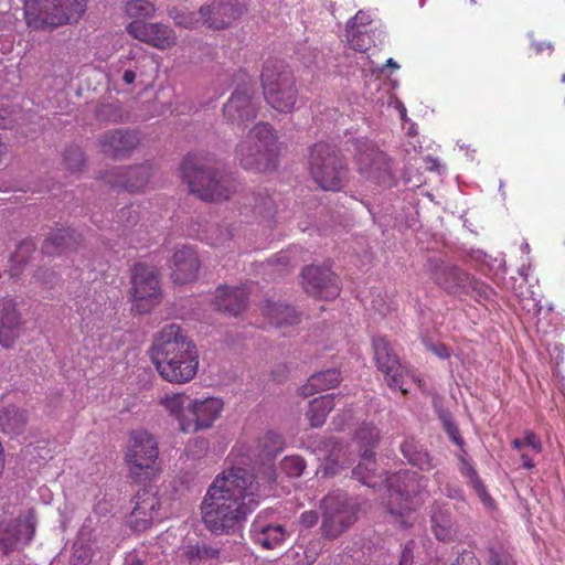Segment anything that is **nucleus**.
I'll list each match as a JSON object with an SVG mask.
<instances>
[{
  "label": "nucleus",
  "mask_w": 565,
  "mask_h": 565,
  "mask_svg": "<svg viewBox=\"0 0 565 565\" xmlns=\"http://www.w3.org/2000/svg\"><path fill=\"white\" fill-rule=\"evenodd\" d=\"M86 11V0H25L24 18L35 30L76 23Z\"/></svg>",
  "instance_id": "nucleus-6"
},
{
  "label": "nucleus",
  "mask_w": 565,
  "mask_h": 565,
  "mask_svg": "<svg viewBox=\"0 0 565 565\" xmlns=\"http://www.w3.org/2000/svg\"><path fill=\"white\" fill-rule=\"evenodd\" d=\"M20 327L0 323V345L4 349L12 348L20 337Z\"/></svg>",
  "instance_id": "nucleus-45"
},
{
  "label": "nucleus",
  "mask_w": 565,
  "mask_h": 565,
  "mask_svg": "<svg viewBox=\"0 0 565 565\" xmlns=\"http://www.w3.org/2000/svg\"><path fill=\"white\" fill-rule=\"evenodd\" d=\"M320 508L322 510L321 533L324 539L339 537L356 521V510L342 492L327 494Z\"/></svg>",
  "instance_id": "nucleus-9"
},
{
  "label": "nucleus",
  "mask_w": 565,
  "mask_h": 565,
  "mask_svg": "<svg viewBox=\"0 0 565 565\" xmlns=\"http://www.w3.org/2000/svg\"><path fill=\"white\" fill-rule=\"evenodd\" d=\"M97 141L104 154L113 159H124L139 146L140 136L137 130L111 129L99 135Z\"/></svg>",
  "instance_id": "nucleus-22"
},
{
  "label": "nucleus",
  "mask_w": 565,
  "mask_h": 565,
  "mask_svg": "<svg viewBox=\"0 0 565 565\" xmlns=\"http://www.w3.org/2000/svg\"><path fill=\"white\" fill-rule=\"evenodd\" d=\"M278 156V136L268 122L256 124L235 149V159L243 169L260 173L274 170Z\"/></svg>",
  "instance_id": "nucleus-4"
},
{
  "label": "nucleus",
  "mask_w": 565,
  "mask_h": 565,
  "mask_svg": "<svg viewBox=\"0 0 565 565\" xmlns=\"http://www.w3.org/2000/svg\"><path fill=\"white\" fill-rule=\"evenodd\" d=\"M301 277L303 289L311 297L331 300L340 295L339 278L329 267L308 266Z\"/></svg>",
  "instance_id": "nucleus-18"
},
{
  "label": "nucleus",
  "mask_w": 565,
  "mask_h": 565,
  "mask_svg": "<svg viewBox=\"0 0 565 565\" xmlns=\"http://www.w3.org/2000/svg\"><path fill=\"white\" fill-rule=\"evenodd\" d=\"M428 271L434 282L449 294L477 291L479 295L488 297V294L492 291L486 284L445 262L429 260Z\"/></svg>",
  "instance_id": "nucleus-11"
},
{
  "label": "nucleus",
  "mask_w": 565,
  "mask_h": 565,
  "mask_svg": "<svg viewBox=\"0 0 565 565\" xmlns=\"http://www.w3.org/2000/svg\"><path fill=\"white\" fill-rule=\"evenodd\" d=\"M354 148V163L360 174L366 178H376L387 171L386 154L373 141L356 140Z\"/></svg>",
  "instance_id": "nucleus-23"
},
{
  "label": "nucleus",
  "mask_w": 565,
  "mask_h": 565,
  "mask_svg": "<svg viewBox=\"0 0 565 565\" xmlns=\"http://www.w3.org/2000/svg\"><path fill=\"white\" fill-rule=\"evenodd\" d=\"M318 520H319V515H318V512L316 511H305L301 513L300 518H299V523L307 527V529H310L312 526H315L317 523H318Z\"/></svg>",
  "instance_id": "nucleus-60"
},
{
  "label": "nucleus",
  "mask_w": 565,
  "mask_h": 565,
  "mask_svg": "<svg viewBox=\"0 0 565 565\" xmlns=\"http://www.w3.org/2000/svg\"><path fill=\"white\" fill-rule=\"evenodd\" d=\"M255 88L252 79L237 87L223 107L226 120L233 125L243 126L256 118L258 113L255 99Z\"/></svg>",
  "instance_id": "nucleus-16"
},
{
  "label": "nucleus",
  "mask_w": 565,
  "mask_h": 565,
  "mask_svg": "<svg viewBox=\"0 0 565 565\" xmlns=\"http://www.w3.org/2000/svg\"><path fill=\"white\" fill-rule=\"evenodd\" d=\"M258 444L260 448L259 456L269 461L282 450L285 445L282 437L273 430L266 431Z\"/></svg>",
  "instance_id": "nucleus-38"
},
{
  "label": "nucleus",
  "mask_w": 565,
  "mask_h": 565,
  "mask_svg": "<svg viewBox=\"0 0 565 565\" xmlns=\"http://www.w3.org/2000/svg\"><path fill=\"white\" fill-rule=\"evenodd\" d=\"M118 216L120 222H122L126 226L134 225L139 220L138 211L134 207V205L122 207Z\"/></svg>",
  "instance_id": "nucleus-53"
},
{
  "label": "nucleus",
  "mask_w": 565,
  "mask_h": 565,
  "mask_svg": "<svg viewBox=\"0 0 565 565\" xmlns=\"http://www.w3.org/2000/svg\"><path fill=\"white\" fill-rule=\"evenodd\" d=\"M390 513L392 518L394 519V523L398 524L401 526H408L412 524V512L411 510L405 511H398L396 512L394 509H390Z\"/></svg>",
  "instance_id": "nucleus-57"
},
{
  "label": "nucleus",
  "mask_w": 565,
  "mask_h": 565,
  "mask_svg": "<svg viewBox=\"0 0 565 565\" xmlns=\"http://www.w3.org/2000/svg\"><path fill=\"white\" fill-rule=\"evenodd\" d=\"M119 62L122 65H128L129 68L137 71L138 76L147 74V68L151 65V58L147 51L141 46L131 47L127 54L121 55Z\"/></svg>",
  "instance_id": "nucleus-37"
},
{
  "label": "nucleus",
  "mask_w": 565,
  "mask_h": 565,
  "mask_svg": "<svg viewBox=\"0 0 565 565\" xmlns=\"http://www.w3.org/2000/svg\"><path fill=\"white\" fill-rule=\"evenodd\" d=\"M427 478L420 476L418 477V481L416 486H412L411 483H406L403 489H399L397 492L404 499L407 500L411 494H415L420 491L422 488H425L427 484Z\"/></svg>",
  "instance_id": "nucleus-54"
},
{
  "label": "nucleus",
  "mask_w": 565,
  "mask_h": 565,
  "mask_svg": "<svg viewBox=\"0 0 565 565\" xmlns=\"http://www.w3.org/2000/svg\"><path fill=\"white\" fill-rule=\"evenodd\" d=\"M471 488L475 490V492L477 493V495L481 500V502L484 504V507H487V508L493 507L494 501L491 498V495L489 494V492L487 491V488L482 481H480L479 483L475 484Z\"/></svg>",
  "instance_id": "nucleus-56"
},
{
  "label": "nucleus",
  "mask_w": 565,
  "mask_h": 565,
  "mask_svg": "<svg viewBox=\"0 0 565 565\" xmlns=\"http://www.w3.org/2000/svg\"><path fill=\"white\" fill-rule=\"evenodd\" d=\"M354 439L359 446L361 460L352 470V475L356 480L371 486L369 479L375 471L374 449L381 439L380 429L373 423L363 422L355 430Z\"/></svg>",
  "instance_id": "nucleus-12"
},
{
  "label": "nucleus",
  "mask_w": 565,
  "mask_h": 565,
  "mask_svg": "<svg viewBox=\"0 0 565 565\" xmlns=\"http://www.w3.org/2000/svg\"><path fill=\"white\" fill-rule=\"evenodd\" d=\"M93 559V552L89 547L75 548L72 556V563L74 565H89Z\"/></svg>",
  "instance_id": "nucleus-52"
},
{
  "label": "nucleus",
  "mask_w": 565,
  "mask_h": 565,
  "mask_svg": "<svg viewBox=\"0 0 565 565\" xmlns=\"http://www.w3.org/2000/svg\"><path fill=\"white\" fill-rule=\"evenodd\" d=\"M434 352L441 359H448L450 356L448 348L444 344L435 345Z\"/></svg>",
  "instance_id": "nucleus-64"
},
{
  "label": "nucleus",
  "mask_w": 565,
  "mask_h": 565,
  "mask_svg": "<svg viewBox=\"0 0 565 565\" xmlns=\"http://www.w3.org/2000/svg\"><path fill=\"white\" fill-rule=\"evenodd\" d=\"M152 174V166L150 163H142L139 166L111 169L106 172L104 180L114 189L136 193L146 189Z\"/></svg>",
  "instance_id": "nucleus-20"
},
{
  "label": "nucleus",
  "mask_w": 565,
  "mask_h": 565,
  "mask_svg": "<svg viewBox=\"0 0 565 565\" xmlns=\"http://www.w3.org/2000/svg\"><path fill=\"white\" fill-rule=\"evenodd\" d=\"M125 117L122 107L118 102L100 104L96 109V118L105 122H119Z\"/></svg>",
  "instance_id": "nucleus-41"
},
{
  "label": "nucleus",
  "mask_w": 565,
  "mask_h": 565,
  "mask_svg": "<svg viewBox=\"0 0 565 565\" xmlns=\"http://www.w3.org/2000/svg\"><path fill=\"white\" fill-rule=\"evenodd\" d=\"M248 292L244 286L228 287L220 286L216 289L214 303L217 310L237 316L247 305Z\"/></svg>",
  "instance_id": "nucleus-26"
},
{
  "label": "nucleus",
  "mask_w": 565,
  "mask_h": 565,
  "mask_svg": "<svg viewBox=\"0 0 565 565\" xmlns=\"http://www.w3.org/2000/svg\"><path fill=\"white\" fill-rule=\"evenodd\" d=\"M275 211V202L267 193L254 195L253 212L255 215L268 220L274 216Z\"/></svg>",
  "instance_id": "nucleus-42"
},
{
  "label": "nucleus",
  "mask_w": 565,
  "mask_h": 565,
  "mask_svg": "<svg viewBox=\"0 0 565 565\" xmlns=\"http://www.w3.org/2000/svg\"><path fill=\"white\" fill-rule=\"evenodd\" d=\"M280 467L282 471L289 477H300L306 469V461L300 456H286Z\"/></svg>",
  "instance_id": "nucleus-44"
},
{
  "label": "nucleus",
  "mask_w": 565,
  "mask_h": 565,
  "mask_svg": "<svg viewBox=\"0 0 565 565\" xmlns=\"http://www.w3.org/2000/svg\"><path fill=\"white\" fill-rule=\"evenodd\" d=\"M35 245L31 241L21 242L14 254H12L11 262L18 266L24 265L28 256L33 253Z\"/></svg>",
  "instance_id": "nucleus-47"
},
{
  "label": "nucleus",
  "mask_w": 565,
  "mask_h": 565,
  "mask_svg": "<svg viewBox=\"0 0 565 565\" xmlns=\"http://www.w3.org/2000/svg\"><path fill=\"white\" fill-rule=\"evenodd\" d=\"M444 429L452 443H455L460 448L465 446V440L460 435L458 425L450 417L444 418Z\"/></svg>",
  "instance_id": "nucleus-50"
},
{
  "label": "nucleus",
  "mask_w": 565,
  "mask_h": 565,
  "mask_svg": "<svg viewBox=\"0 0 565 565\" xmlns=\"http://www.w3.org/2000/svg\"><path fill=\"white\" fill-rule=\"evenodd\" d=\"M126 32L135 40L160 51L170 50L178 42L175 31L162 22L131 21L126 25Z\"/></svg>",
  "instance_id": "nucleus-14"
},
{
  "label": "nucleus",
  "mask_w": 565,
  "mask_h": 565,
  "mask_svg": "<svg viewBox=\"0 0 565 565\" xmlns=\"http://www.w3.org/2000/svg\"><path fill=\"white\" fill-rule=\"evenodd\" d=\"M200 259L194 248L183 245L177 248L170 259L171 279L178 284H188L196 279Z\"/></svg>",
  "instance_id": "nucleus-24"
},
{
  "label": "nucleus",
  "mask_w": 565,
  "mask_h": 565,
  "mask_svg": "<svg viewBox=\"0 0 565 565\" xmlns=\"http://www.w3.org/2000/svg\"><path fill=\"white\" fill-rule=\"evenodd\" d=\"M375 364L384 376L391 390H399L407 395L408 391L404 385V370L397 354L393 351L391 343L383 337H375L372 341Z\"/></svg>",
  "instance_id": "nucleus-17"
},
{
  "label": "nucleus",
  "mask_w": 565,
  "mask_h": 565,
  "mask_svg": "<svg viewBox=\"0 0 565 565\" xmlns=\"http://www.w3.org/2000/svg\"><path fill=\"white\" fill-rule=\"evenodd\" d=\"M36 518L33 511L14 520H0V548L4 554L29 544L34 536Z\"/></svg>",
  "instance_id": "nucleus-15"
},
{
  "label": "nucleus",
  "mask_w": 565,
  "mask_h": 565,
  "mask_svg": "<svg viewBox=\"0 0 565 565\" xmlns=\"http://www.w3.org/2000/svg\"><path fill=\"white\" fill-rule=\"evenodd\" d=\"M323 447L324 450L328 451L323 465L326 475L334 476L350 465L351 459L343 444L337 441L334 438H329L323 443Z\"/></svg>",
  "instance_id": "nucleus-30"
},
{
  "label": "nucleus",
  "mask_w": 565,
  "mask_h": 565,
  "mask_svg": "<svg viewBox=\"0 0 565 565\" xmlns=\"http://www.w3.org/2000/svg\"><path fill=\"white\" fill-rule=\"evenodd\" d=\"M322 552V543L319 540L310 541L303 550L301 565H312Z\"/></svg>",
  "instance_id": "nucleus-48"
},
{
  "label": "nucleus",
  "mask_w": 565,
  "mask_h": 565,
  "mask_svg": "<svg viewBox=\"0 0 565 565\" xmlns=\"http://www.w3.org/2000/svg\"><path fill=\"white\" fill-rule=\"evenodd\" d=\"M0 323L22 328L23 320L14 299H3L0 309Z\"/></svg>",
  "instance_id": "nucleus-39"
},
{
  "label": "nucleus",
  "mask_w": 565,
  "mask_h": 565,
  "mask_svg": "<svg viewBox=\"0 0 565 565\" xmlns=\"http://www.w3.org/2000/svg\"><path fill=\"white\" fill-rule=\"evenodd\" d=\"M348 42L350 46L358 52H365L372 44V38L367 30L349 25L347 30Z\"/></svg>",
  "instance_id": "nucleus-40"
},
{
  "label": "nucleus",
  "mask_w": 565,
  "mask_h": 565,
  "mask_svg": "<svg viewBox=\"0 0 565 565\" xmlns=\"http://www.w3.org/2000/svg\"><path fill=\"white\" fill-rule=\"evenodd\" d=\"M180 171L190 191L202 201H226L235 191L233 178L214 167L207 157L188 154L181 162Z\"/></svg>",
  "instance_id": "nucleus-3"
},
{
  "label": "nucleus",
  "mask_w": 565,
  "mask_h": 565,
  "mask_svg": "<svg viewBox=\"0 0 565 565\" xmlns=\"http://www.w3.org/2000/svg\"><path fill=\"white\" fill-rule=\"evenodd\" d=\"M122 11L131 21H147L156 17L157 7L149 0H128L122 4Z\"/></svg>",
  "instance_id": "nucleus-36"
},
{
  "label": "nucleus",
  "mask_w": 565,
  "mask_h": 565,
  "mask_svg": "<svg viewBox=\"0 0 565 565\" xmlns=\"http://www.w3.org/2000/svg\"><path fill=\"white\" fill-rule=\"evenodd\" d=\"M523 443H525V447H531L536 454H540L543 450L540 437L532 430H525Z\"/></svg>",
  "instance_id": "nucleus-55"
},
{
  "label": "nucleus",
  "mask_w": 565,
  "mask_h": 565,
  "mask_svg": "<svg viewBox=\"0 0 565 565\" xmlns=\"http://www.w3.org/2000/svg\"><path fill=\"white\" fill-rule=\"evenodd\" d=\"M132 309L138 313H148L162 299L158 270L146 264H136L131 270Z\"/></svg>",
  "instance_id": "nucleus-10"
},
{
  "label": "nucleus",
  "mask_w": 565,
  "mask_h": 565,
  "mask_svg": "<svg viewBox=\"0 0 565 565\" xmlns=\"http://www.w3.org/2000/svg\"><path fill=\"white\" fill-rule=\"evenodd\" d=\"M340 393L321 395L310 402L307 417L312 427H321L327 419L328 414L334 408L335 399L342 398Z\"/></svg>",
  "instance_id": "nucleus-33"
},
{
  "label": "nucleus",
  "mask_w": 565,
  "mask_h": 565,
  "mask_svg": "<svg viewBox=\"0 0 565 565\" xmlns=\"http://www.w3.org/2000/svg\"><path fill=\"white\" fill-rule=\"evenodd\" d=\"M263 312L264 316L269 319L270 323L278 328L294 326L300 321L295 309L280 302H270L267 300L263 307Z\"/></svg>",
  "instance_id": "nucleus-34"
},
{
  "label": "nucleus",
  "mask_w": 565,
  "mask_h": 565,
  "mask_svg": "<svg viewBox=\"0 0 565 565\" xmlns=\"http://www.w3.org/2000/svg\"><path fill=\"white\" fill-rule=\"evenodd\" d=\"M169 15L174 20L177 25L186 28V29H194L199 24V18L194 12H181L178 14H174L173 11L169 12Z\"/></svg>",
  "instance_id": "nucleus-49"
},
{
  "label": "nucleus",
  "mask_w": 565,
  "mask_h": 565,
  "mask_svg": "<svg viewBox=\"0 0 565 565\" xmlns=\"http://www.w3.org/2000/svg\"><path fill=\"white\" fill-rule=\"evenodd\" d=\"M415 542L409 540L403 547L399 565H413Z\"/></svg>",
  "instance_id": "nucleus-58"
},
{
  "label": "nucleus",
  "mask_w": 565,
  "mask_h": 565,
  "mask_svg": "<svg viewBox=\"0 0 565 565\" xmlns=\"http://www.w3.org/2000/svg\"><path fill=\"white\" fill-rule=\"evenodd\" d=\"M137 71H134L132 68H127L125 70L124 74H122V82L126 84V85H131L135 83L136 78H137Z\"/></svg>",
  "instance_id": "nucleus-63"
},
{
  "label": "nucleus",
  "mask_w": 565,
  "mask_h": 565,
  "mask_svg": "<svg viewBox=\"0 0 565 565\" xmlns=\"http://www.w3.org/2000/svg\"><path fill=\"white\" fill-rule=\"evenodd\" d=\"M275 480L273 463H264L257 473L242 467L222 471L209 486L201 502L203 524L217 535L241 530Z\"/></svg>",
  "instance_id": "nucleus-1"
},
{
  "label": "nucleus",
  "mask_w": 565,
  "mask_h": 565,
  "mask_svg": "<svg viewBox=\"0 0 565 565\" xmlns=\"http://www.w3.org/2000/svg\"><path fill=\"white\" fill-rule=\"evenodd\" d=\"M246 11V6L239 0H213L200 8L199 15L207 28L223 30L239 20Z\"/></svg>",
  "instance_id": "nucleus-19"
},
{
  "label": "nucleus",
  "mask_w": 565,
  "mask_h": 565,
  "mask_svg": "<svg viewBox=\"0 0 565 565\" xmlns=\"http://www.w3.org/2000/svg\"><path fill=\"white\" fill-rule=\"evenodd\" d=\"M150 359L158 374L171 384H186L198 374L199 350L179 324L164 326L153 338Z\"/></svg>",
  "instance_id": "nucleus-2"
},
{
  "label": "nucleus",
  "mask_w": 565,
  "mask_h": 565,
  "mask_svg": "<svg viewBox=\"0 0 565 565\" xmlns=\"http://www.w3.org/2000/svg\"><path fill=\"white\" fill-rule=\"evenodd\" d=\"M308 170L313 182L324 191H340L348 181L345 158L328 142L320 141L310 148Z\"/></svg>",
  "instance_id": "nucleus-5"
},
{
  "label": "nucleus",
  "mask_w": 565,
  "mask_h": 565,
  "mask_svg": "<svg viewBox=\"0 0 565 565\" xmlns=\"http://www.w3.org/2000/svg\"><path fill=\"white\" fill-rule=\"evenodd\" d=\"M161 502L157 493L149 489H142L134 498V508L128 516L129 526L137 532H142L152 526L159 519Z\"/></svg>",
  "instance_id": "nucleus-21"
},
{
  "label": "nucleus",
  "mask_w": 565,
  "mask_h": 565,
  "mask_svg": "<svg viewBox=\"0 0 565 565\" xmlns=\"http://www.w3.org/2000/svg\"><path fill=\"white\" fill-rule=\"evenodd\" d=\"M26 414L15 406L0 409V430L6 435H18L24 430Z\"/></svg>",
  "instance_id": "nucleus-35"
},
{
  "label": "nucleus",
  "mask_w": 565,
  "mask_h": 565,
  "mask_svg": "<svg viewBox=\"0 0 565 565\" xmlns=\"http://www.w3.org/2000/svg\"><path fill=\"white\" fill-rule=\"evenodd\" d=\"M252 541L265 550H274L286 540L287 532L279 524H270L257 516L249 530Z\"/></svg>",
  "instance_id": "nucleus-25"
},
{
  "label": "nucleus",
  "mask_w": 565,
  "mask_h": 565,
  "mask_svg": "<svg viewBox=\"0 0 565 565\" xmlns=\"http://www.w3.org/2000/svg\"><path fill=\"white\" fill-rule=\"evenodd\" d=\"M264 97L279 113H291L298 98L296 79L289 67L277 60H268L260 74Z\"/></svg>",
  "instance_id": "nucleus-8"
},
{
  "label": "nucleus",
  "mask_w": 565,
  "mask_h": 565,
  "mask_svg": "<svg viewBox=\"0 0 565 565\" xmlns=\"http://www.w3.org/2000/svg\"><path fill=\"white\" fill-rule=\"evenodd\" d=\"M431 530L436 539L441 542H454L457 537L451 512L443 504L435 503L431 509Z\"/></svg>",
  "instance_id": "nucleus-29"
},
{
  "label": "nucleus",
  "mask_w": 565,
  "mask_h": 565,
  "mask_svg": "<svg viewBox=\"0 0 565 565\" xmlns=\"http://www.w3.org/2000/svg\"><path fill=\"white\" fill-rule=\"evenodd\" d=\"M124 460L128 476L134 481H145L159 472V443L156 436L146 429L131 430L124 449Z\"/></svg>",
  "instance_id": "nucleus-7"
},
{
  "label": "nucleus",
  "mask_w": 565,
  "mask_h": 565,
  "mask_svg": "<svg viewBox=\"0 0 565 565\" xmlns=\"http://www.w3.org/2000/svg\"><path fill=\"white\" fill-rule=\"evenodd\" d=\"M451 565H480V563L473 552L463 551Z\"/></svg>",
  "instance_id": "nucleus-59"
},
{
  "label": "nucleus",
  "mask_w": 565,
  "mask_h": 565,
  "mask_svg": "<svg viewBox=\"0 0 565 565\" xmlns=\"http://www.w3.org/2000/svg\"><path fill=\"white\" fill-rule=\"evenodd\" d=\"M192 401L185 393H172L163 396L159 404L178 423L179 430L184 434L183 420L190 416L189 402Z\"/></svg>",
  "instance_id": "nucleus-31"
},
{
  "label": "nucleus",
  "mask_w": 565,
  "mask_h": 565,
  "mask_svg": "<svg viewBox=\"0 0 565 565\" xmlns=\"http://www.w3.org/2000/svg\"><path fill=\"white\" fill-rule=\"evenodd\" d=\"M223 411L224 401L221 397L192 398L189 402V419L183 420L184 434H196L212 428Z\"/></svg>",
  "instance_id": "nucleus-13"
},
{
  "label": "nucleus",
  "mask_w": 565,
  "mask_h": 565,
  "mask_svg": "<svg viewBox=\"0 0 565 565\" xmlns=\"http://www.w3.org/2000/svg\"><path fill=\"white\" fill-rule=\"evenodd\" d=\"M460 461H461L460 472H461V475L465 478H467L468 484L470 487H473L475 484H477L480 481H482L480 479L477 470L473 468V466L465 457H461Z\"/></svg>",
  "instance_id": "nucleus-51"
},
{
  "label": "nucleus",
  "mask_w": 565,
  "mask_h": 565,
  "mask_svg": "<svg viewBox=\"0 0 565 565\" xmlns=\"http://www.w3.org/2000/svg\"><path fill=\"white\" fill-rule=\"evenodd\" d=\"M216 232H218L217 237L210 238V244L213 246H220L223 245L226 241L231 239V234L226 228H216Z\"/></svg>",
  "instance_id": "nucleus-62"
},
{
  "label": "nucleus",
  "mask_w": 565,
  "mask_h": 565,
  "mask_svg": "<svg viewBox=\"0 0 565 565\" xmlns=\"http://www.w3.org/2000/svg\"><path fill=\"white\" fill-rule=\"evenodd\" d=\"M399 450L409 465L422 471L428 472L436 467L434 458L414 437H406L399 445Z\"/></svg>",
  "instance_id": "nucleus-28"
},
{
  "label": "nucleus",
  "mask_w": 565,
  "mask_h": 565,
  "mask_svg": "<svg viewBox=\"0 0 565 565\" xmlns=\"http://www.w3.org/2000/svg\"><path fill=\"white\" fill-rule=\"evenodd\" d=\"M488 564L489 565H515L511 554L502 547H500V548L490 547L489 548Z\"/></svg>",
  "instance_id": "nucleus-46"
},
{
  "label": "nucleus",
  "mask_w": 565,
  "mask_h": 565,
  "mask_svg": "<svg viewBox=\"0 0 565 565\" xmlns=\"http://www.w3.org/2000/svg\"><path fill=\"white\" fill-rule=\"evenodd\" d=\"M372 22V19L369 13L359 11L351 20L350 25H354L355 28L366 30V26Z\"/></svg>",
  "instance_id": "nucleus-61"
},
{
  "label": "nucleus",
  "mask_w": 565,
  "mask_h": 565,
  "mask_svg": "<svg viewBox=\"0 0 565 565\" xmlns=\"http://www.w3.org/2000/svg\"><path fill=\"white\" fill-rule=\"evenodd\" d=\"M340 383V373L334 369L317 372L312 374L308 382L300 387V394L305 397L313 395L320 391H327L335 387Z\"/></svg>",
  "instance_id": "nucleus-32"
},
{
  "label": "nucleus",
  "mask_w": 565,
  "mask_h": 565,
  "mask_svg": "<svg viewBox=\"0 0 565 565\" xmlns=\"http://www.w3.org/2000/svg\"><path fill=\"white\" fill-rule=\"evenodd\" d=\"M63 161L71 172H77L84 166V153L77 146L68 147L64 152Z\"/></svg>",
  "instance_id": "nucleus-43"
},
{
  "label": "nucleus",
  "mask_w": 565,
  "mask_h": 565,
  "mask_svg": "<svg viewBox=\"0 0 565 565\" xmlns=\"http://www.w3.org/2000/svg\"><path fill=\"white\" fill-rule=\"evenodd\" d=\"M81 241L82 236L75 230H57L44 241L42 252L49 256L61 255L66 250L76 249Z\"/></svg>",
  "instance_id": "nucleus-27"
}]
</instances>
